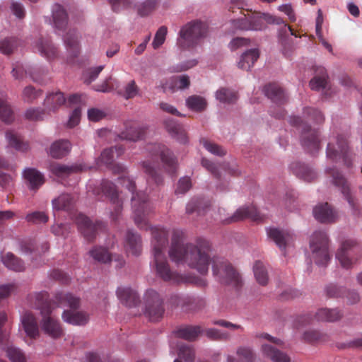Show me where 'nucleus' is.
<instances>
[{"label":"nucleus","instance_id":"c9c22d12","mask_svg":"<svg viewBox=\"0 0 362 362\" xmlns=\"http://www.w3.org/2000/svg\"><path fill=\"white\" fill-rule=\"evenodd\" d=\"M66 98L64 93L60 91L49 93L44 101V107L49 112H55L62 105L65 104Z\"/></svg>","mask_w":362,"mask_h":362},{"label":"nucleus","instance_id":"4468645a","mask_svg":"<svg viewBox=\"0 0 362 362\" xmlns=\"http://www.w3.org/2000/svg\"><path fill=\"white\" fill-rule=\"evenodd\" d=\"M124 152V148L122 146L118 145L110 148L105 149L97 160V164L100 166L105 165L107 168L112 170L115 174H125L126 168L118 163H115V158L119 157Z\"/></svg>","mask_w":362,"mask_h":362},{"label":"nucleus","instance_id":"0e129e2a","mask_svg":"<svg viewBox=\"0 0 362 362\" xmlns=\"http://www.w3.org/2000/svg\"><path fill=\"white\" fill-rule=\"evenodd\" d=\"M41 90H36L31 86H26L23 91V97L24 100L32 103L41 95Z\"/></svg>","mask_w":362,"mask_h":362},{"label":"nucleus","instance_id":"5701e85b","mask_svg":"<svg viewBox=\"0 0 362 362\" xmlns=\"http://www.w3.org/2000/svg\"><path fill=\"white\" fill-rule=\"evenodd\" d=\"M312 320V315L308 314L298 317L295 321V327L299 332H303V339H322L325 338L326 337L325 334L316 329H308L304 331L300 330V327L310 323Z\"/></svg>","mask_w":362,"mask_h":362},{"label":"nucleus","instance_id":"6ab92c4d","mask_svg":"<svg viewBox=\"0 0 362 362\" xmlns=\"http://www.w3.org/2000/svg\"><path fill=\"white\" fill-rule=\"evenodd\" d=\"M102 192L110 199L111 202L114 205V211L111 212L112 220L116 221L122 210V201L119 199L118 192L115 185L110 181L103 180L100 185Z\"/></svg>","mask_w":362,"mask_h":362},{"label":"nucleus","instance_id":"680f3d73","mask_svg":"<svg viewBox=\"0 0 362 362\" xmlns=\"http://www.w3.org/2000/svg\"><path fill=\"white\" fill-rule=\"evenodd\" d=\"M168 29L166 26H161L157 30L153 41L152 42L153 47L156 49L159 48L165 42Z\"/></svg>","mask_w":362,"mask_h":362},{"label":"nucleus","instance_id":"774afa93","mask_svg":"<svg viewBox=\"0 0 362 362\" xmlns=\"http://www.w3.org/2000/svg\"><path fill=\"white\" fill-rule=\"evenodd\" d=\"M192 187L191 179L189 177H183L178 181L175 194H184Z\"/></svg>","mask_w":362,"mask_h":362},{"label":"nucleus","instance_id":"a19ab883","mask_svg":"<svg viewBox=\"0 0 362 362\" xmlns=\"http://www.w3.org/2000/svg\"><path fill=\"white\" fill-rule=\"evenodd\" d=\"M35 297V307L40 310L42 316L51 315L52 306L51 302L48 300V293L47 292L37 293Z\"/></svg>","mask_w":362,"mask_h":362},{"label":"nucleus","instance_id":"20e7f679","mask_svg":"<svg viewBox=\"0 0 362 362\" xmlns=\"http://www.w3.org/2000/svg\"><path fill=\"white\" fill-rule=\"evenodd\" d=\"M147 150L151 156V160L144 161L142 166L145 173L148 176V182H153L157 186L162 185L163 178L156 170L155 163L160 158L166 172L170 175H175L177 169V158L168 148L160 144H150Z\"/></svg>","mask_w":362,"mask_h":362},{"label":"nucleus","instance_id":"423d86ee","mask_svg":"<svg viewBox=\"0 0 362 362\" xmlns=\"http://www.w3.org/2000/svg\"><path fill=\"white\" fill-rule=\"evenodd\" d=\"M120 183L132 193V206L134 220L138 228L147 230L150 228L148 216L154 211L153 204L149 202L146 192H135L136 185L129 177L122 175L119 178Z\"/></svg>","mask_w":362,"mask_h":362},{"label":"nucleus","instance_id":"2f4dec72","mask_svg":"<svg viewBox=\"0 0 362 362\" xmlns=\"http://www.w3.org/2000/svg\"><path fill=\"white\" fill-rule=\"evenodd\" d=\"M262 350L263 354L273 362H291L290 356L274 344H265L262 345Z\"/></svg>","mask_w":362,"mask_h":362},{"label":"nucleus","instance_id":"7c9ffc66","mask_svg":"<svg viewBox=\"0 0 362 362\" xmlns=\"http://www.w3.org/2000/svg\"><path fill=\"white\" fill-rule=\"evenodd\" d=\"M125 249L128 253L139 255L141 252V238L139 234L129 230L125 239Z\"/></svg>","mask_w":362,"mask_h":362},{"label":"nucleus","instance_id":"338daca9","mask_svg":"<svg viewBox=\"0 0 362 362\" xmlns=\"http://www.w3.org/2000/svg\"><path fill=\"white\" fill-rule=\"evenodd\" d=\"M112 9L115 12H119L123 9L129 8L132 6L131 0H108Z\"/></svg>","mask_w":362,"mask_h":362},{"label":"nucleus","instance_id":"bf43d9fd","mask_svg":"<svg viewBox=\"0 0 362 362\" xmlns=\"http://www.w3.org/2000/svg\"><path fill=\"white\" fill-rule=\"evenodd\" d=\"M303 115L316 124H322L325 121L324 115L319 110L314 107H308L304 108Z\"/></svg>","mask_w":362,"mask_h":362},{"label":"nucleus","instance_id":"c756f323","mask_svg":"<svg viewBox=\"0 0 362 362\" xmlns=\"http://www.w3.org/2000/svg\"><path fill=\"white\" fill-rule=\"evenodd\" d=\"M84 170L85 166L81 164L66 165L57 163H54L50 165V171L59 177H65L72 173L81 172Z\"/></svg>","mask_w":362,"mask_h":362},{"label":"nucleus","instance_id":"2eb2a0df","mask_svg":"<svg viewBox=\"0 0 362 362\" xmlns=\"http://www.w3.org/2000/svg\"><path fill=\"white\" fill-rule=\"evenodd\" d=\"M145 315L152 322L160 320L163 315V300L156 291L148 290L145 294Z\"/></svg>","mask_w":362,"mask_h":362},{"label":"nucleus","instance_id":"bb28decb","mask_svg":"<svg viewBox=\"0 0 362 362\" xmlns=\"http://www.w3.org/2000/svg\"><path fill=\"white\" fill-rule=\"evenodd\" d=\"M315 218L321 223L334 222L337 217L336 212L328 203L319 204L313 209Z\"/></svg>","mask_w":362,"mask_h":362},{"label":"nucleus","instance_id":"a878e982","mask_svg":"<svg viewBox=\"0 0 362 362\" xmlns=\"http://www.w3.org/2000/svg\"><path fill=\"white\" fill-rule=\"evenodd\" d=\"M52 17L54 27L57 30H64L68 25V15L64 7L55 4L52 8Z\"/></svg>","mask_w":362,"mask_h":362},{"label":"nucleus","instance_id":"4c0bfd02","mask_svg":"<svg viewBox=\"0 0 362 362\" xmlns=\"http://www.w3.org/2000/svg\"><path fill=\"white\" fill-rule=\"evenodd\" d=\"M23 176L31 189H38L45 182L43 175L35 168H27Z\"/></svg>","mask_w":362,"mask_h":362},{"label":"nucleus","instance_id":"4d7b16f0","mask_svg":"<svg viewBox=\"0 0 362 362\" xmlns=\"http://www.w3.org/2000/svg\"><path fill=\"white\" fill-rule=\"evenodd\" d=\"M120 94L125 99L129 100L136 97L139 93V88L136 85L135 81H129L120 90Z\"/></svg>","mask_w":362,"mask_h":362},{"label":"nucleus","instance_id":"c03bdc74","mask_svg":"<svg viewBox=\"0 0 362 362\" xmlns=\"http://www.w3.org/2000/svg\"><path fill=\"white\" fill-rule=\"evenodd\" d=\"M6 137L9 146L18 151L25 152L29 148L28 144L23 141L21 136L13 131H8Z\"/></svg>","mask_w":362,"mask_h":362},{"label":"nucleus","instance_id":"473e14b6","mask_svg":"<svg viewBox=\"0 0 362 362\" xmlns=\"http://www.w3.org/2000/svg\"><path fill=\"white\" fill-rule=\"evenodd\" d=\"M117 296L120 301L127 307L137 305L140 300L136 292L129 287H119Z\"/></svg>","mask_w":362,"mask_h":362},{"label":"nucleus","instance_id":"de8ad7c7","mask_svg":"<svg viewBox=\"0 0 362 362\" xmlns=\"http://www.w3.org/2000/svg\"><path fill=\"white\" fill-rule=\"evenodd\" d=\"M253 272L257 283L262 286H266L269 281L268 273L264 264L260 261H256L253 266Z\"/></svg>","mask_w":362,"mask_h":362},{"label":"nucleus","instance_id":"6e6552de","mask_svg":"<svg viewBox=\"0 0 362 362\" xmlns=\"http://www.w3.org/2000/svg\"><path fill=\"white\" fill-rule=\"evenodd\" d=\"M56 300L60 304L66 303L72 310L80 306V298L69 293H59L56 295ZM64 322L73 325H84L89 320V315L84 311L64 310L62 313Z\"/></svg>","mask_w":362,"mask_h":362},{"label":"nucleus","instance_id":"aec40b11","mask_svg":"<svg viewBox=\"0 0 362 362\" xmlns=\"http://www.w3.org/2000/svg\"><path fill=\"white\" fill-rule=\"evenodd\" d=\"M42 317L41 329L45 334L53 339H59L64 337V330L58 320L52 317L50 315Z\"/></svg>","mask_w":362,"mask_h":362},{"label":"nucleus","instance_id":"09e8293b","mask_svg":"<svg viewBox=\"0 0 362 362\" xmlns=\"http://www.w3.org/2000/svg\"><path fill=\"white\" fill-rule=\"evenodd\" d=\"M182 308L186 311H194L199 309L204 305L202 299L191 296H182Z\"/></svg>","mask_w":362,"mask_h":362},{"label":"nucleus","instance_id":"e2e57ef3","mask_svg":"<svg viewBox=\"0 0 362 362\" xmlns=\"http://www.w3.org/2000/svg\"><path fill=\"white\" fill-rule=\"evenodd\" d=\"M332 346L338 349H362V341H336Z\"/></svg>","mask_w":362,"mask_h":362},{"label":"nucleus","instance_id":"5fc2aeb1","mask_svg":"<svg viewBox=\"0 0 362 362\" xmlns=\"http://www.w3.org/2000/svg\"><path fill=\"white\" fill-rule=\"evenodd\" d=\"M208 207V205L203 204L202 200L199 199H192L188 202L186 206V212L188 214L194 212H197L199 215H204L205 213V209Z\"/></svg>","mask_w":362,"mask_h":362},{"label":"nucleus","instance_id":"9b49d317","mask_svg":"<svg viewBox=\"0 0 362 362\" xmlns=\"http://www.w3.org/2000/svg\"><path fill=\"white\" fill-rule=\"evenodd\" d=\"M290 124L300 129V141L305 151L314 154L320 148V132L312 129L304 122L300 117L293 116L290 118Z\"/></svg>","mask_w":362,"mask_h":362},{"label":"nucleus","instance_id":"69168bd1","mask_svg":"<svg viewBox=\"0 0 362 362\" xmlns=\"http://www.w3.org/2000/svg\"><path fill=\"white\" fill-rule=\"evenodd\" d=\"M25 218L28 222H31L33 223H46L49 219L48 216L42 211H35L28 214Z\"/></svg>","mask_w":362,"mask_h":362},{"label":"nucleus","instance_id":"0eeeda50","mask_svg":"<svg viewBox=\"0 0 362 362\" xmlns=\"http://www.w3.org/2000/svg\"><path fill=\"white\" fill-rule=\"evenodd\" d=\"M207 33L208 26L205 23L192 21L181 28L177 44L183 49H193L206 37Z\"/></svg>","mask_w":362,"mask_h":362},{"label":"nucleus","instance_id":"8fccbe9b","mask_svg":"<svg viewBox=\"0 0 362 362\" xmlns=\"http://www.w3.org/2000/svg\"><path fill=\"white\" fill-rule=\"evenodd\" d=\"M0 119L7 124L14 119L13 111L5 98H0Z\"/></svg>","mask_w":362,"mask_h":362},{"label":"nucleus","instance_id":"7ed1b4c3","mask_svg":"<svg viewBox=\"0 0 362 362\" xmlns=\"http://www.w3.org/2000/svg\"><path fill=\"white\" fill-rule=\"evenodd\" d=\"M246 4L244 0H231L228 11L235 15L231 20L233 25L243 30H262L266 24H284L285 31L288 30L291 35L297 36L292 28L285 23L282 18L265 13H250L245 9Z\"/></svg>","mask_w":362,"mask_h":362},{"label":"nucleus","instance_id":"39448f33","mask_svg":"<svg viewBox=\"0 0 362 362\" xmlns=\"http://www.w3.org/2000/svg\"><path fill=\"white\" fill-rule=\"evenodd\" d=\"M74 203V199L71 194H62L52 200V206L54 210L70 212L71 218L77 225L84 238L88 242H92L96 238L98 231L104 228L105 225L102 221H91L88 217L81 213H72Z\"/></svg>","mask_w":362,"mask_h":362},{"label":"nucleus","instance_id":"cd10ccee","mask_svg":"<svg viewBox=\"0 0 362 362\" xmlns=\"http://www.w3.org/2000/svg\"><path fill=\"white\" fill-rule=\"evenodd\" d=\"M290 168L298 177L306 182H312L317 177V174L313 169L300 162H293Z\"/></svg>","mask_w":362,"mask_h":362},{"label":"nucleus","instance_id":"72a5a7b5","mask_svg":"<svg viewBox=\"0 0 362 362\" xmlns=\"http://www.w3.org/2000/svg\"><path fill=\"white\" fill-rule=\"evenodd\" d=\"M67 52L71 57H76L80 52L78 35L75 30H69L63 37Z\"/></svg>","mask_w":362,"mask_h":362},{"label":"nucleus","instance_id":"412c9836","mask_svg":"<svg viewBox=\"0 0 362 362\" xmlns=\"http://www.w3.org/2000/svg\"><path fill=\"white\" fill-rule=\"evenodd\" d=\"M164 124L166 131L178 143L187 144L189 142L187 132L182 124L173 119H165Z\"/></svg>","mask_w":362,"mask_h":362},{"label":"nucleus","instance_id":"6e6d98bb","mask_svg":"<svg viewBox=\"0 0 362 362\" xmlns=\"http://www.w3.org/2000/svg\"><path fill=\"white\" fill-rule=\"evenodd\" d=\"M19 45L16 38H5L0 41V51L6 55L12 54Z\"/></svg>","mask_w":362,"mask_h":362},{"label":"nucleus","instance_id":"a18cd8bd","mask_svg":"<svg viewBox=\"0 0 362 362\" xmlns=\"http://www.w3.org/2000/svg\"><path fill=\"white\" fill-rule=\"evenodd\" d=\"M89 255L96 262L106 264L111 261V255L107 248L94 246L88 252Z\"/></svg>","mask_w":362,"mask_h":362},{"label":"nucleus","instance_id":"f704fd0d","mask_svg":"<svg viewBox=\"0 0 362 362\" xmlns=\"http://www.w3.org/2000/svg\"><path fill=\"white\" fill-rule=\"evenodd\" d=\"M328 85V75L326 69L322 66H317L315 70V76L310 81L312 90H321L325 89Z\"/></svg>","mask_w":362,"mask_h":362},{"label":"nucleus","instance_id":"603ef678","mask_svg":"<svg viewBox=\"0 0 362 362\" xmlns=\"http://www.w3.org/2000/svg\"><path fill=\"white\" fill-rule=\"evenodd\" d=\"M216 99L223 103H233L238 100L237 93L226 88H221L216 93Z\"/></svg>","mask_w":362,"mask_h":362},{"label":"nucleus","instance_id":"e433bc0d","mask_svg":"<svg viewBox=\"0 0 362 362\" xmlns=\"http://www.w3.org/2000/svg\"><path fill=\"white\" fill-rule=\"evenodd\" d=\"M71 148V144L68 140L59 139L52 144L49 154L54 158H62L70 152Z\"/></svg>","mask_w":362,"mask_h":362},{"label":"nucleus","instance_id":"3c124183","mask_svg":"<svg viewBox=\"0 0 362 362\" xmlns=\"http://www.w3.org/2000/svg\"><path fill=\"white\" fill-rule=\"evenodd\" d=\"M6 356L11 362H26L27 358L25 354L18 348L8 345L4 348Z\"/></svg>","mask_w":362,"mask_h":362},{"label":"nucleus","instance_id":"dca6fc26","mask_svg":"<svg viewBox=\"0 0 362 362\" xmlns=\"http://www.w3.org/2000/svg\"><path fill=\"white\" fill-rule=\"evenodd\" d=\"M360 248L356 243L352 240L344 241L336 254V258L342 267L349 269L355 264L358 257H355L360 253Z\"/></svg>","mask_w":362,"mask_h":362},{"label":"nucleus","instance_id":"a211bd4d","mask_svg":"<svg viewBox=\"0 0 362 362\" xmlns=\"http://www.w3.org/2000/svg\"><path fill=\"white\" fill-rule=\"evenodd\" d=\"M265 216L262 215L254 206L241 207L238 209L232 216L227 218H221L225 224H230L238 222L245 218H250L253 221L261 222L264 220Z\"/></svg>","mask_w":362,"mask_h":362},{"label":"nucleus","instance_id":"ddd939ff","mask_svg":"<svg viewBox=\"0 0 362 362\" xmlns=\"http://www.w3.org/2000/svg\"><path fill=\"white\" fill-rule=\"evenodd\" d=\"M173 334L175 337L182 339H194L201 337L209 339H219L223 334L215 328H204L200 325H182L177 327Z\"/></svg>","mask_w":362,"mask_h":362},{"label":"nucleus","instance_id":"49530a36","mask_svg":"<svg viewBox=\"0 0 362 362\" xmlns=\"http://www.w3.org/2000/svg\"><path fill=\"white\" fill-rule=\"evenodd\" d=\"M158 6V0H144L138 3L135 7L139 16L146 17L155 11Z\"/></svg>","mask_w":362,"mask_h":362},{"label":"nucleus","instance_id":"4be33fe9","mask_svg":"<svg viewBox=\"0 0 362 362\" xmlns=\"http://www.w3.org/2000/svg\"><path fill=\"white\" fill-rule=\"evenodd\" d=\"M146 129L135 122H129L125 124V129L122 131L119 137L121 139L131 141H137L144 138Z\"/></svg>","mask_w":362,"mask_h":362},{"label":"nucleus","instance_id":"864d4df0","mask_svg":"<svg viewBox=\"0 0 362 362\" xmlns=\"http://www.w3.org/2000/svg\"><path fill=\"white\" fill-rule=\"evenodd\" d=\"M186 103L189 109L197 112L203 111L207 105L206 100L199 95L189 97L186 100Z\"/></svg>","mask_w":362,"mask_h":362},{"label":"nucleus","instance_id":"ea45409f","mask_svg":"<svg viewBox=\"0 0 362 362\" xmlns=\"http://www.w3.org/2000/svg\"><path fill=\"white\" fill-rule=\"evenodd\" d=\"M267 234L269 238H271L281 250H285L286 245L292 239V237L288 233L274 228H269L267 230Z\"/></svg>","mask_w":362,"mask_h":362},{"label":"nucleus","instance_id":"f257e3e1","mask_svg":"<svg viewBox=\"0 0 362 362\" xmlns=\"http://www.w3.org/2000/svg\"><path fill=\"white\" fill-rule=\"evenodd\" d=\"M184 238L185 233L182 230H173L169 250L170 259L177 264H187L201 274H206L211 262L210 243L205 239L199 238L195 244H185Z\"/></svg>","mask_w":362,"mask_h":362},{"label":"nucleus","instance_id":"f8f14e48","mask_svg":"<svg viewBox=\"0 0 362 362\" xmlns=\"http://www.w3.org/2000/svg\"><path fill=\"white\" fill-rule=\"evenodd\" d=\"M310 247L312 257L317 265L325 266L330 260L329 240L324 231H315L311 236Z\"/></svg>","mask_w":362,"mask_h":362},{"label":"nucleus","instance_id":"37998d69","mask_svg":"<svg viewBox=\"0 0 362 362\" xmlns=\"http://www.w3.org/2000/svg\"><path fill=\"white\" fill-rule=\"evenodd\" d=\"M3 264L9 269L15 272H22L25 269L23 262L11 252H7L2 255Z\"/></svg>","mask_w":362,"mask_h":362},{"label":"nucleus","instance_id":"b1692460","mask_svg":"<svg viewBox=\"0 0 362 362\" xmlns=\"http://www.w3.org/2000/svg\"><path fill=\"white\" fill-rule=\"evenodd\" d=\"M36 49L41 56L51 61L59 56L58 48L49 38H40L36 43Z\"/></svg>","mask_w":362,"mask_h":362},{"label":"nucleus","instance_id":"f3484780","mask_svg":"<svg viewBox=\"0 0 362 362\" xmlns=\"http://www.w3.org/2000/svg\"><path fill=\"white\" fill-rule=\"evenodd\" d=\"M325 173L332 178V184L341 190L352 209L355 210V200L351 194L349 185L344 176L336 168H328Z\"/></svg>","mask_w":362,"mask_h":362},{"label":"nucleus","instance_id":"9d476101","mask_svg":"<svg viewBox=\"0 0 362 362\" xmlns=\"http://www.w3.org/2000/svg\"><path fill=\"white\" fill-rule=\"evenodd\" d=\"M211 262L213 274L221 284L234 287L241 286L242 280L239 273L226 259L214 257Z\"/></svg>","mask_w":362,"mask_h":362},{"label":"nucleus","instance_id":"1a4fd4ad","mask_svg":"<svg viewBox=\"0 0 362 362\" xmlns=\"http://www.w3.org/2000/svg\"><path fill=\"white\" fill-rule=\"evenodd\" d=\"M326 153L327 158L333 162L337 163L342 160L347 168L352 166L353 153L345 134H338L333 137L327 144Z\"/></svg>","mask_w":362,"mask_h":362},{"label":"nucleus","instance_id":"79ce46f5","mask_svg":"<svg viewBox=\"0 0 362 362\" xmlns=\"http://www.w3.org/2000/svg\"><path fill=\"white\" fill-rule=\"evenodd\" d=\"M259 52L257 49H251L244 52L238 64V68L248 71L257 60Z\"/></svg>","mask_w":362,"mask_h":362},{"label":"nucleus","instance_id":"393cba45","mask_svg":"<svg viewBox=\"0 0 362 362\" xmlns=\"http://www.w3.org/2000/svg\"><path fill=\"white\" fill-rule=\"evenodd\" d=\"M264 91L268 98L278 105L287 102V96L283 88L276 83H269L264 86Z\"/></svg>","mask_w":362,"mask_h":362},{"label":"nucleus","instance_id":"58836bf2","mask_svg":"<svg viewBox=\"0 0 362 362\" xmlns=\"http://www.w3.org/2000/svg\"><path fill=\"white\" fill-rule=\"evenodd\" d=\"M317 321L333 322L339 320L343 313L338 309L320 308L315 314Z\"/></svg>","mask_w":362,"mask_h":362},{"label":"nucleus","instance_id":"13d9d810","mask_svg":"<svg viewBox=\"0 0 362 362\" xmlns=\"http://www.w3.org/2000/svg\"><path fill=\"white\" fill-rule=\"evenodd\" d=\"M178 351L177 355L180 358L185 360V362H193L194 360V351L193 348L185 344H180L177 345Z\"/></svg>","mask_w":362,"mask_h":362},{"label":"nucleus","instance_id":"c85d7f7f","mask_svg":"<svg viewBox=\"0 0 362 362\" xmlns=\"http://www.w3.org/2000/svg\"><path fill=\"white\" fill-rule=\"evenodd\" d=\"M22 325L26 334L33 339L40 337V329L36 317L31 313H25L22 317Z\"/></svg>","mask_w":362,"mask_h":362},{"label":"nucleus","instance_id":"052dcab7","mask_svg":"<svg viewBox=\"0 0 362 362\" xmlns=\"http://www.w3.org/2000/svg\"><path fill=\"white\" fill-rule=\"evenodd\" d=\"M201 144L204 146V147L212 154L218 156H225L226 153V151L221 146L213 143L205 138H202L200 140Z\"/></svg>","mask_w":362,"mask_h":362},{"label":"nucleus","instance_id":"f03ea898","mask_svg":"<svg viewBox=\"0 0 362 362\" xmlns=\"http://www.w3.org/2000/svg\"><path fill=\"white\" fill-rule=\"evenodd\" d=\"M151 233L154 267L158 278L171 284H192L199 287L206 286V281L203 278L191 275H182L173 271L163 254V250L168 243V231L163 228L154 227L151 228Z\"/></svg>","mask_w":362,"mask_h":362}]
</instances>
